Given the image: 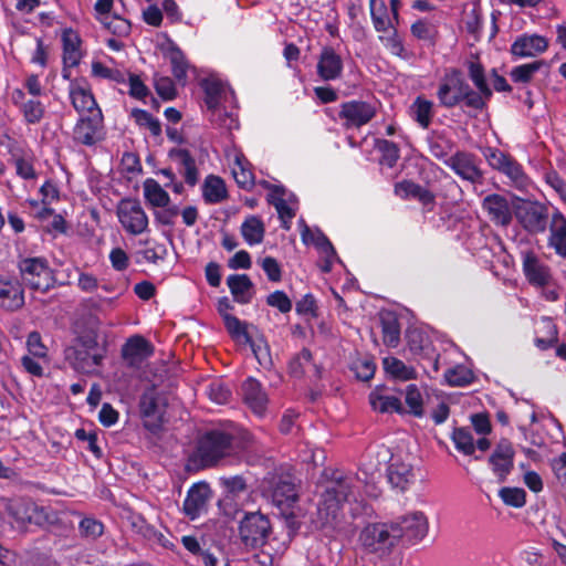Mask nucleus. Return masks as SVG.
Returning <instances> with one entry per match:
<instances>
[{
  "mask_svg": "<svg viewBox=\"0 0 566 566\" xmlns=\"http://www.w3.org/2000/svg\"><path fill=\"white\" fill-rule=\"evenodd\" d=\"M359 479L356 475L333 471L322 483V492L316 511L311 514V523L316 530L333 528L345 503L358 499Z\"/></svg>",
  "mask_w": 566,
  "mask_h": 566,
  "instance_id": "obj_1",
  "label": "nucleus"
},
{
  "mask_svg": "<svg viewBox=\"0 0 566 566\" xmlns=\"http://www.w3.org/2000/svg\"><path fill=\"white\" fill-rule=\"evenodd\" d=\"M250 434L235 427L216 428L202 433L191 461L199 468L217 465L222 459L248 447Z\"/></svg>",
  "mask_w": 566,
  "mask_h": 566,
  "instance_id": "obj_2",
  "label": "nucleus"
},
{
  "mask_svg": "<svg viewBox=\"0 0 566 566\" xmlns=\"http://www.w3.org/2000/svg\"><path fill=\"white\" fill-rule=\"evenodd\" d=\"M201 87L205 92V105L209 112L210 122L228 130L238 128L239 122L235 108V96L231 87L216 76L202 80Z\"/></svg>",
  "mask_w": 566,
  "mask_h": 566,
  "instance_id": "obj_3",
  "label": "nucleus"
},
{
  "mask_svg": "<svg viewBox=\"0 0 566 566\" xmlns=\"http://www.w3.org/2000/svg\"><path fill=\"white\" fill-rule=\"evenodd\" d=\"M437 97L440 104L448 108L464 103L467 107L476 111L483 109V102L480 96L470 87L463 74L455 69L448 71L442 77Z\"/></svg>",
  "mask_w": 566,
  "mask_h": 566,
  "instance_id": "obj_4",
  "label": "nucleus"
},
{
  "mask_svg": "<svg viewBox=\"0 0 566 566\" xmlns=\"http://www.w3.org/2000/svg\"><path fill=\"white\" fill-rule=\"evenodd\" d=\"M401 537L399 524L394 523L369 524L359 535L364 548L380 557L388 555Z\"/></svg>",
  "mask_w": 566,
  "mask_h": 566,
  "instance_id": "obj_5",
  "label": "nucleus"
},
{
  "mask_svg": "<svg viewBox=\"0 0 566 566\" xmlns=\"http://www.w3.org/2000/svg\"><path fill=\"white\" fill-rule=\"evenodd\" d=\"M272 533L269 517L260 512L245 513L239 524V536L247 548H261Z\"/></svg>",
  "mask_w": 566,
  "mask_h": 566,
  "instance_id": "obj_6",
  "label": "nucleus"
},
{
  "mask_svg": "<svg viewBox=\"0 0 566 566\" xmlns=\"http://www.w3.org/2000/svg\"><path fill=\"white\" fill-rule=\"evenodd\" d=\"M167 398L155 386L147 388L139 398V412L147 430L157 432L166 413Z\"/></svg>",
  "mask_w": 566,
  "mask_h": 566,
  "instance_id": "obj_7",
  "label": "nucleus"
},
{
  "mask_svg": "<svg viewBox=\"0 0 566 566\" xmlns=\"http://www.w3.org/2000/svg\"><path fill=\"white\" fill-rule=\"evenodd\" d=\"M23 283L34 291L45 292L54 282L48 261L43 258H25L19 262Z\"/></svg>",
  "mask_w": 566,
  "mask_h": 566,
  "instance_id": "obj_8",
  "label": "nucleus"
},
{
  "mask_svg": "<svg viewBox=\"0 0 566 566\" xmlns=\"http://www.w3.org/2000/svg\"><path fill=\"white\" fill-rule=\"evenodd\" d=\"M484 157L493 169L504 174L516 188L525 189L530 185V179L522 165L512 156L497 148H486Z\"/></svg>",
  "mask_w": 566,
  "mask_h": 566,
  "instance_id": "obj_9",
  "label": "nucleus"
},
{
  "mask_svg": "<svg viewBox=\"0 0 566 566\" xmlns=\"http://www.w3.org/2000/svg\"><path fill=\"white\" fill-rule=\"evenodd\" d=\"M105 135L102 111H93L92 114L81 115L73 128L74 142L87 147L101 143Z\"/></svg>",
  "mask_w": 566,
  "mask_h": 566,
  "instance_id": "obj_10",
  "label": "nucleus"
},
{
  "mask_svg": "<svg viewBox=\"0 0 566 566\" xmlns=\"http://www.w3.org/2000/svg\"><path fill=\"white\" fill-rule=\"evenodd\" d=\"M116 213L123 229L132 235H139L148 229V217L136 200L123 199Z\"/></svg>",
  "mask_w": 566,
  "mask_h": 566,
  "instance_id": "obj_11",
  "label": "nucleus"
},
{
  "mask_svg": "<svg viewBox=\"0 0 566 566\" xmlns=\"http://www.w3.org/2000/svg\"><path fill=\"white\" fill-rule=\"evenodd\" d=\"M446 165L461 179L471 184H481L483 171L475 155L467 151H457L446 159Z\"/></svg>",
  "mask_w": 566,
  "mask_h": 566,
  "instance_id": "obj_12",
  "label": "nucleus"
},
{
  "mask_svg": "<svg viewBox=\"0 0 566 566\" xmlns=\"http://www.w3.org/2000/svg\"><path fill=\"white\" fill-rule=\"evenodd\" d=\"M338 115L345 128H359L376 116V106L365 101H349L340 105Z\"/></svg>",
  "mask_w": 566,
  "mask_h": 566,
  "instance_id": "obj_13",
  "label": "nucleus"
},
{
  "mask_svg": "<svg viewBox=\"0 0 566 566\" xmlns=\"http://www.w3.org/2000/svg\"><path fill=\"white\" fill-rule=\"evenodd\" d=\"M268 201L273 205L282 222V228L290 230L292 219L295 217L298 202L294 193L281 186H271Z\"/></svg>",
  "mask_w": 566,
  "mask_h": 566,
  "instance_id": "obj_14",
  "label": "nucleus"
},
{
  "mask_svg": "<svg viewBox=\"0 0 566 566\" xmlns=\"http://www.w3.org/2000/svg\"><path fill=\"white\" fill-rule=\"evenodd\" d=\"M298 226L301 228V237L302 241L305 244L315 245L321 254L325 258L324 265L322 266L324 272H328L332 269V264L335 261H339L334 247L329 242V240L325 237V234L318 229L312 230L303 219L298 221Z\"/></svg>",
  "mask_w": 566,
  "mask_h": 566,
  "instance_id": "obj_15",
  "label": "nucleus"
},
{
  "mask_svg": "<svg viewBox=\"0 0 566 566\" xmlns=\"http://www.w3.org/2000/svg\"><path fill=\"white\" fill-rule=\"evenodd\" d=\"M69 96L75 111L81 115L101 111L92 93L91 85L84 78H75L70 82Z\"/></svg>",
  "mask_w": 566,
  "mask_h": 566,
  "instance_id": "obj_16",
  "label": "nucleus"
},
{
  "mask_svg": "<svg viewBox=\"0 0 566 566\" xmlns=\"http://www.w3.org/2000/svg\"><path fill=\"white\" fill-rule=\"evenodd\" d=\"M514 454L515 451L512 443L506 439H502L490 455L489 463L500 483L505 482L507 475L513 470Z\"/></svg>",
  "mask_w": 566,
  "mask_h": 566,
  "instance_id": "obj_17",
  "label": "nucleus"
},
{
  "mask_svg": "<svg viewBox=\"0 0 566 566\" xmlns=\"http://www.w3.org/2000/svg\"><path fill=\"white\" fill-rule=\"evenodd\" d=\"M211 497V489L208 483H195L187 492L184 501V513L195 520L207 511L208 502Z\"/></svg>",
  "mask_w": 566,
  "mask_h": 566,
  "instance_id": "obj_18",
  "label": "nucleus"
},
{
  "mask_svg": "<svg viewBox=\"0 0 566 566\" xmlns=\"http://www.w3.org/2000/svg\"><path fill=\"white\" fill-rule=\"evenodd\" d=\"M6 511L18 523H39L43 510L39 507L31 499L17 497L6 499Z\"/></svg>",
  "mask_w": 566,
  "mask_h": 566,
  "instance_id": "obj_19",
  "label": "nucleus"
},
{
  "mask_svg": "<svg viewBox=\"0 0 566 566\" xmlns=\"http://www.w3.org/2000/svg\"><path fill=\"white\" fill-rule=\"evenodd\" d=\"M11 101L22 113L25 123L33 125L43 118L45 107L39 97H28L24 90L15 88L11 93Z\"/></svg>",
  "mask_w": 566,
  "mask_h": 566,
  "instance_id": "obj_20",
  "label": "nucleus"
},
{
  "mask_svg": "<svg viewBox=\"0 0 566 566\" xmlns=\"http://www.w3.org/2000/svg\"><path fill=\"white\" fill-rule=\"evenodd\" d=\"M344 62L332 46H324L317 57L316 72L324 81H335L342 76Z\"/></svg>",
  "mask_w": 566,
  "mask_h": 566,
  "instance_id": "obj_21",
  "label": "nucleus"
},
{
  "mask_svg": "<svg viewBox=\"0 0 566 566\" xmlns=\"http://www.w3.org/2000/svg\"><path fill=\"white\" fill-rule=\"evenodd\" d=\"M271 497L279 507H290L297 500V491L291 475H277L270 482Z\"/></svg>",
  "mask_w": 566,
  "mask_h": 566,
  "instance_id": "obj_22",
  "label": "nucleus"
},
{
  "mask_svg": "<svg viewBox=\"0 0 566 566\" xmlns=\"http://www.w3.org/2000/svg\"><path fill=\"white\" fill-rule=\"evenodd\" d=\"M548 48L546 38L538 34H522L511 45V54L515 59L534 57Z\"/></svg>",
  "mask_w": 566,
  "mask_h": 566,
  "instance_id": "obj_23",
  "label": "nucleus"
},
{
  "mask_svg": "<svg viewBox=\"0 0 566 566\" xmlns=\"http://www.w3.org/2000/svg\"><path fill=\"white\" fill-rule=\"evenodd\" d=\"M523 273L528 283L537 287L548 285L552 280L549 268L532 252L523 254Z\"/></svg>",
  "mask_w": 566,
  "mask_h": 566,
  "instance_id": "obj_24",
  "label": "nucleus"
},
{
  "mask_svg": "<svg viewBox=\"0 0 566 566\" xmlns=\"http://www.w3.org/2000/svg\"><path fill=\"white\" fill-rule=\"evenodd\" d=\"M402 532V537H407L415 543L423 539L429 531L428 518L422 512H412L397 522Z\"/></svg>",
  "mask_w": 566,
  "mask_h": 566,
  "instance_id": "obj_25",
  "label": "nucleus"
},
{
  "mask_svg": "<svg viewBox=\"0 0 566 566\" xmlns=\"http://www.w3.org/2000/svg\"><path fill=\"white\" fill-rule=\"evenodd\" d=\"M483 209L490 219L500 226H507L512 220V209L509 200L497 193L489 195L483 199Z\"/></svg>",
  "mask_w": 566,
  "mask_h": 566,
  "instance_id": "obj_26",
  "label": "nucleus"
},
{
  "mask_svg": "<svg viewBox=\"0 0 566 566\" xmlns=\"http://www.w3.org/2000/svg\"><path fill=\"white\" fill-rule=\"evenodd\" d=\"M62 44L64 63L63 76L67 77L66 69L77 66L82 60L81 39L74 30L66 29L62 34Z\"/></svg>",
  "mask_w": 566,
  "mask_h": 566,
  "instance_id": "obj_27",
  "label": "nucleus"
},
{
  "mask_svg": "<svg viewBox=\"0 0 566 566\" xmlns=\"http://www.w3.org/2000/svg\"><path fill=\"white\" fill-rule=\"evenodd\" d=\"M243 398L249 408L256 415L262 416L266 409L268 397L262 390L261 385L252 378H249L242 385Z\"/></svg>",
  "mask_w": 566,
  "mask_h": 566,
  "instance_id": "obj_28",
  "label": "nucleus"
},
{
  "mask_svg": "<svg viewBox=\"0 0 566 566\" xmlns=\"http://www.w3.org/2000/svg\"><path fill=\"white\" fill-rule=\"evenodd\" d=\"M549 231V245L558 255L566 256V218L558 210L552 216Z\"/></svg>",
  "mask_w": 566,
  "mask_h": 566,
  "instance_id": "obj_29",
  "label": "nucleus"
},
{
  "mask_svg": "<svg viewBox=\"0 0 566 566\" xmlns=\"http://www.w3.org/2000/svg\"><path fill=\"white\" fill-rule=\"evenodd\" d=\"M468 75L474 86L476 87L475 94H478L483 102V108L486 105V102L492 97V88L489 86L485 71L482 64L478 61H468Z\"/></svg>",
  "mask_w": 566,
  "mask_h": 566,
  "instance_id": "obj_30",
  "label": "nucleus"
},
{
  "mask_svg": "<svg viewBox=\"0 0 566 566\" xmlns=\"http://www.w3.org/2000/svg\"><path fill=\"white\" fill-rule=\"evenodd\" d=\"M24 304L23 290L19 282L7 281L0 285V306L10 311Z\"/></svg>",
  "mask_w": 566,
  "mask_h": 566,
  "instance_id": "obj_31",
  "label": "nucleus"
},
{
  "mask_svg": "<svg viewBox=\"0 0 566 566\" xmlns=\"http://www.w3.org/2000/svg\"><path fill=\"white\" fill-rule=\"evenodd\" d=\"M518 217L528 231L542 232L546 228V214L539 206L530 205L521 208Z\"/></svg>",
  "mask_w": 566,
  "mask_h": 566,
  "instance_id": "obj_32",
  "label": "nucleus"
},
{
  "mask_svg": "<svg viewBox=\"0 0 566 566\" xmlns=\"http://www.w3.org/2000/svg\"><path fill=\"white\" fill-rule=\"evenodd\" d=\"M165 55L171 64L174 76L181 85H185L187 82V72L190 65L184 52L171 42L168 44Z\"/></svg>",
  "mask_w": 566,
  "mask_h": 566,
  "instance_id": "obj_33",
  "label": "nucleus"
},
{
  "mask_svg": "<svg viewBox=\"0 0 566 566\" xmlns=\"http://www.w3.org/2000/svg\"><path fill=\"white\" fill-rule=\"evenodd\" d=\"M170 157L179 165L185 181L190 186H195L199 175L196 161L190 153L186 149H175L170 151Z\"/></svg>",
  "mask_w": 566,
  "mask_h": 566,
  "instance_id": "obj_34",
  "label": "nucleus"
},
{
  "mask_svg": "<svg viewBox=\"0 0 566 566\" xmlns=\"http://www.w3.org/2000/svg\"><path fill=\"white\" fill-rule=\"evenodd\" d=\"M228 196L227 187L222 178L209 175L202 185V197L207 203L216 205L223 201Z\"/></svg>",
  "mask_w": 566,
  "mask_h": 566,
  "instance_id": "obj_35",
  "label": "nucleus"
},
{
  "mask_svg": "<svg viewBox=\"0 0 566 566\" xmlns=\"http://www.w3.org/2000/svg\"><path fill=\"white\" fill-rule=\"evenodd\" d=\"M379 318L384 343L388 347H396L400 339V325L396 314L381 312Z\"/></svg>",
  "mask_w": 566,
  "mask_h": 566,
  "instance_id": "obj_36",
  "label": "nucleus"
},
{
  "mask_svg": "<svg viewBox=\"0 0 566 566\" xmlns=\"http://www.w3.org/2000/svg\"><path fill=\"white\" fill-rule=\"evenodd\" d=\"M233 178L239 187L251 189L254 185V175L251 165L242 154H235L231 166Z\"/></svg>",
  "mask_w": 566,
  "mask_h": 566,
  "instance_id": "obj_37",
  "label": "nucleus"
},
{
  "mask_svg": "<svg viewBox=\"0 0 566 566\" xmlns=\"http://www.w3.org/2000/svg\"><path fill=\"white\" fill-rule=\"evenodd\" d=\"M227 284L237 302L241 304H247L251 301L252 282L248 275H229L227 279Z\"/></svg>",
  "mask_w": 566,
  "mask_h": 566,
  "instance_id": "obj_38",
  "label": "nucleus"
},
{
  "mask_svg": "<svg viewBox=\"0 0 566 566\" xmlns=\"http://www.w3.org/2000/svg\"><path fill=\"white\" fill-rule=\"evenodd\" d=\"M143 190L146 201L153 207L164 208L170 202L168 192L153 178L144 181Z\"/></svg>",
  "mask_w": 566,
  "mask_h": 566,
  "instance_id": "obj_39",
  "label": "nucleus"
},
{
  "mask_svg": "<svg viewBox=\"0 0 566 566\" xmlns=\"http://www.w3.org/2000/svg\"><path fill=\"white\" fill-rule=\"evenodd\" d=\"M411 118L422 128H428L433 117V103L422 96H418L409 108Z\"/></svg>",
  "mask_w": 566,
  "mask_h": 566,
  "instance_id": "obj_40",
  "label": "nucleus"
},
{
  "mask_svg": "<svg viewBox=\"0 0 566 566\" xmlns=\"http://www.w3.org/2000/svg\"><path fill=\"white\" fill-rule=\"evenodd\" d=\"M241 234L249 245H255L263 241L264 224L256 216H249L241 224Z\"/></svg>",
  "mask_w": 566,
  "mask_h": 566,
  "instance_id": "obj_41",
  "label": "nucleus"
},
{
  "mask_svg": "<svg viewBox=\"0 0 566 566\" xmlns=\"http://www.w3.org/2000/svg\"><path fill=\"white\" fill-rule=\"evenodd\" d=\"M369 402L373 409L379 412H402V405L400 399L395 396L382 395L380 388H376L370 392Z\"/></svg>",
  "mask_w": 566,
  "mask_h": 566,
  "instance_id": "obj_42",
  "label": "nucleus"
},
{
  "mask_svg": "<svg viewBox=\"0 0 566 566\" xmlns=\"http://www.w3.org/2000/svg\"><path fill=\"white\" fill-rule=\"evenodd\" d=\"M384 368L387 374L397 380L406 381L417 377L415 368L406 365L396 356H386L384 358Z\"/></svg>",
  "mask_w": 566,
  "mask_h": 566,
  "instance_id": "obj_43",
  "label": "nucleus"
},
{
  "mask_svg": "<svg viewBox=\"0 0 566 566\" xmlns=\"http://www.w3.org/2000/svg\"><path fill=\"white\" fill-rule=\"evenodd\" d=\"M370 15L377 32L386 33L392 28V21L388 17L387 6L384 0H369Z\"/></svg>",
  "mask_w": 566,
  "mask_h": 566,
  "instance_id": "obj_44",
  "label": "nucleus"
},
{
  "mask_svg": "<svg viewBox=\"0 0 566 566\" xmlns=\"http://www.w3.org/2000/svg\"><path fill=\"white\" fill-rule=\"evenodd\" d=\"M388 479L395 488L405 491L415 480L412 467L406 463L391 464L389 467Z\"/></svg>",
  "mask_w": 566,
  "mask_h": 566,
  "instance_id": "obj_45",
  "label": "nucleus"
},
{
  "mask_svg": "<svg viewBox=\"0 0 566 566\" xmlns=\"http://www.w3.org/2000/svg\"><path fill=\"white\" fill-rule=\"evenodd\" d=\"M348 366L355 377L361 381H368L374 377L376 364L371 356H352Z\"/></svg>",
  "mask_w": 566,
  "mask_h": 566,
  "instance_id": "obj_46",
  "label": "nucleus"
},
{
  "mask_svg": "<svg viewBox=\"0 0 566 566\" xmlns=\"http://www.w3.org/2000/svg\"><path fill=\"white\" fill-rule=\"evenodd\" d=\"M406 339L411 354L427 352L429 347L432 346V342L429 339L427 333L418 327L409 328L406 333Z\"/></svg>",
  "mask_w": 566,
  "mask_h": 566,
  "instance_id": "obj_47",
  "label": "nucleus"
},
{
  "mask_svg": "<svg viewBox=\"0 0 566 566\" xmlns=\"http://www.w3.org/2000/svg\"><path fill=\"white\" fill-rule=\"evenodd\" d=\"M395 192L402 198H418L426 205L432 202L433 200V197L428 190L411 181H402L397 184L395 187Z\"/></svg>",
  "mask_w": 566,
  "mask_h": 566,
  "instance_id": "obj_48",
  "label": "nucleus"
},
{
  "mask_svg": "<svg viewBox=\"0 0 566 566\" xmlns=\"http://www.w3.org/2000/svg\"><path fill=\"white\" fill-rule=\"evenodd\" d=\"M452 441L454 442L455 448L465 455H471L475 451L473 436L467 428L454 429L452 432Z\"/></svg>",
  "mask_w": 566,
  "mask_h": 566,
  "instance_id": "obj_49",
  "label": "nucleus"
},
{
  "mask_svg": "<svg viewBox=\"0 0 566 566\" xmlns=\"http://www.w3.org/2000/svg\"><path fill=\"white\" fill-rule=\"evenodd\" d=\"M444 378L450 386L462 387L473 381V373L464 366H455L446 371Z\"/></svg>",
  "mask_w": 566,
  "mask_h": 566,
  "instance_id": "obj_50",
  "label": "nucleus"
},
{
  "mask_svg": "<svg viewBox=\"0 0 566 566\" xmlns=\"http://www.w3.org/2000/svg\"><path fill=\"white\" fill-rule=\"evenodd\" d=\"M543 65L542 61L517 65L511 70L510 76L515 83H528Z\"/></svg>",
  "mask_w": 566,
  "mask_h": 566,
  "instance_id": "obj_51",
  "label": "nucleus"
},
{
  "mask_svg": "<svg viewBox=\"0 0 566 566\" xmlns=\"http://www.w3.org/2000/svg\"><path fill=\"white\" fill-rule=\"evenodd\" d=\"M499 496L509 506L522 507L526 503V492L521 488H502Z\"/></svg>",
  "mask_w": 566,
  "mask_h": 566,
  "instance_id": "obj_52",
  "label": "nucleus"
},
{
  "mask_svg": "<svg viewBox=\"0 0 566 566\" xmlns=\"http://www.w3.org/2000/svg\"><path fill=\"white\" fill-rule=\"evenodd\" d=\"M153 345L140 335L128 338L122 348V354H153Z\"/></svg>",
  "mask_w": 566,
  "mask_h": 566,
  "instance_id": "obj_53",
  "label": "nucleus"
},
{
  "mask_svg": "<svg viewBox=\"0 0 566 566\" xmlns=\"http://www.w3.org/2000/svg\"><path fill=\"white\" fill-rule=\"evenodd\" d=\"M133 116L137 125L147 128L154 136H159L161 134V125L159 120L149 112L136 109L133 113Z\"/></svg>",
  "mask_w": 566,
  "mask_h": 566,
  "instance_id": "obj_54",
  "label": "nucleus"
},
{
  "mask_svg": "<svg viewBox=\"0 0 566 566\" xmlns=\"http://www.w3.org/2000/svg\"><path fill=\"white\" fill-rule=\"evenodd\" d=\"M406 403L409 407V412L415 417H422V396L418 387L413 384L408 385L406 389Z\"/></svg>",
  "mask_w": 566,
  "mask_h": 566,
  "instance_id": "obj_55",
  "label": "nucleus"
},
{
  "mask_svg": "<svg viewBox=\"0 0 566 566\" xmlns=\"http://www.w3.org/2000/svg\"><path fill=\"white\" fill-rule=\"evenodd\" d=\"M377 147L381 153L380 163L388 167H394L399 159V148L397 145L392 142L382 139L377 143Z\"/></svg>",
  "mask_w": 566,
  "mask_h": 566,
  "instance_id": "obj_56",
  "label": "nucleus"
},
{
  "mask_svg": "<svg viewBox=\"0 0 566 566\" xmlns=\"http://www.w3.org/2000/svg\"><path fill=\"white\" fill-rule=\"evenodd\" d=\"M223 321L224 325L228 329V332L235 337L238 340H249L248 334H247V326L244 323H242L239 318L235 316H232L230 314H223Z\"/></svg>",
  "mask_w": 566,
  "mask_h": 566,
  "instance_id": "obj_57",
  "label": "nucleus"
},
{
  "mask_svg": "<svg viewBox=\"0 0 566 566\" xmlns=\"http://www.w3.org/2000/svg\"><path fill=\"white\" fill-rule=\"evenodd\" d=\"M451 142L443 136H436L429 142L430 154L438 159L448 157L451 153Z\"/></svg>",
  "mask_w": 566,
  "mask_h": 566,
  "instance_id": "obj_58",
  "label": "nucleus"
},
{
  "mask_svg": "<svg viewBox=\"0 0 566 566\" xmlns=\"http://www.w3.org/2000/svg\"><path fill=\"white\" fill-rule=\"evenodd\" d=\"M168 254L167 248L165 244L155 243L143 251L138 252V255H142L143 260L148 263L157 264L160 261H164Z\"/></svg>",
  "mask_w": 566,
  "mask_h": 566,
  "instance_id": "obj_59",
  "label": "nucleus"
},
{
  "mask_svg": "<svg viewBox=\"0 0 566 566\" xmlns=\"http://www.w3.org/2000/svg\"><path fill=\"white\" fill-rule=\"evenodd\" d=\"M390 30L391 31L388 35H380L379 39L391 54L396 56H403L405 48L402 41L394 27L390 28Z\"/></svg>",
  "mask_w": 566,
  "mask_h": 566,
  "instance_id": "obj_60",
  "label": "nucleus"
},
{
  "mask_svg": "<svg viewBox=\"0 0 566 566\" xmlns=\"http://www.w3.org/2000/svg\"><path fill=\"white\" fill-rule=\"evenodd\" d=\"M266 304L271 307L277 308L281 313L285 314L292 310V301L283 291H274L266 297Z\"/></svg>",
  "mask_w": 566,
  "mask_h": 566,
  "instance_id": "obj_61",
  "label": "nucleus"
},
{
  "mask_svg": "<svg viewBox=\"0 0 566 566\" xmlns=\"http://www.w3.org/2000/svg\"><path fill=\"white\" fill-rule=\"evenodd\" d=\"M544 180L566 202V182L564 179L555 170H548L544 174Z\"/></svg>",
  "mask_w": 566,
  "mask_h": 566,
  "instance_id": "obj_62",
  "label": "nucleus"
},
{
  "mask_svg": "<svg viewBox=\"0 0 566 566\" xmlns=\"http://www.w3.org/2000/svg\"><path fill=\"white\" fill-rule=\"evenodd\" d=\"M103 524L91 517H85L80 523V532L83 536L96 538L103 534Z\"/></svg>",
  "mask_w": 566,
  "mask_h": 566,
  "instance_id": "obj_63",
  "label": "nucleus"
},
{
  "mask_svg": "<svg viewBox=\"0 0 566 566\" xmlns=\"http://www.w3.org/2000/svg\"><path fill=\"white\" fill-rule=\"evenodd\" d=\"M410 30L415 38L424 41H432L436 33L433 25L422 19L416 21Z\"/></svg>",
  "mask_w": 566,
  "mask_h": 566,
  "instance_id": "obj_64",
  "label": "nucleus"
}]
</instances>
